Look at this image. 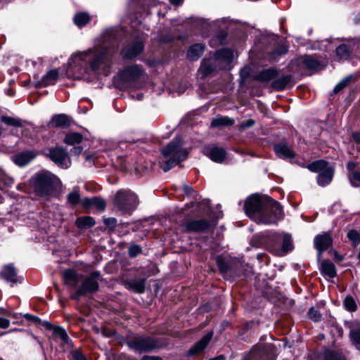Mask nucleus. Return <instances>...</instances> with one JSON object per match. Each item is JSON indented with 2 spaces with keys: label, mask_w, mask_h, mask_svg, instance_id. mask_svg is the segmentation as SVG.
I'll list each match as a JSON object with an SVG mask.
<instances>
[{
  "label": "nucleus",
  "mask_w": 360,
  "mask_h": 360,
  "mask_svg": "<svg viewBox=\"0 0 360 360\" xmlns=\"http://www.w3.org/2000/svg\"><path fill=\"white\" fill-rule=\"evenodd\" d=\"M70 124V119L65 114L55 115L52 117L49 125L51 127L64 128Z\"/></svg>",
  "instance_id": "nucleus-21"
},
{
  "label": "nucleus",
  "mask_w": 360,
  "mask_h": 360,
  "mask_svg": "<svg viewBox=\"0 0 360 360\" xmlns=\"http://www.w3.org/2000/svg\"><path fill=\"white\" fill-rule=\"evenodd\" d=\"M334 257L338 262H341L344 259L343 256L341 255H339L338 252L336 251L334 252Z\"/></svg>",
  "instance_id": "nucleus-59"
},
{
  "label": "nucleus",
  "mask_w": 360,
  "mask_h": 360,
  "mask_svg": "<svg viewBox=\"0 0 360 360\" xmlns=\"http://www.w3.org/2000/svg\"><path fill=\"white\" fill-rule=\"evenodd\" d=\"M36 157V153L32 150L22 151L13 155L12 160L19 167H24L30 163Z\"/></svg>",
  "instance_id": "nucleus-15"
},
{
  "label": "nucleus",
  "mask_w": 360,
  "mask_h": 360,
  "mask_svg": "<svg viewBox=\"0 0 360 360\" xmlns=\"http://www.w3.org/2000/svg\"><path fill=\"white\" fill-rule=\"evenodd\" d=\"M346 167L347 170L349 171V174H351L352 172H355L356 170V163L353 161L348 162Z\"/></svg>",
  "instance_id": "nucleus-51"
},
{
  "label": "nucleus",
  "mask_w": 360,
  "mask_h": 360,
  "mask_svg": "<svg viewBox=\"0 0 360 360\" xmlns=\"http://www.w3.org/2000/svg\"><path fill=\"white\" fill-rule=\"evenodd\" d=\"M80 200V195L78 192L72 191L68 195V201L72 205H77Z\"/></svg>",
  "instance_id": "nucleus-45"
},
{
  "label": "nucleus",
  "mask_w": 360,
  "mask_h": 360,
  "mask_svg": "<svg viewBox=\"0 0 360 360\" xmlns=\"http://www.w3.org/2000/svg\"><path fill=\"white\" fill-rule=\"evenodd\" d=\"M332 243V238L329 233L319 235L314 238V245L319 255L326 250Z\"/></svg>",
  "instance_id": "nucleus-16"
},
{
  "label": "nucleus",
  "mask_w": 360,
  "mask_h": 360,
  "mask_svg": "<svg viewBox=\"0 0 360 360\" xmlns=\"http://www.w3.org/2000/svg\"><path fill=\"white\" fill-rule=\"evenodd\" d=\"M308 168L312 172H319L316 177L319 186H326L332 181L334 169L327 162L322 160L314 161L308 165Z\"/></svg>",
  "instance_id": "nucleus-7"
},
{
  "label": "nucleus",
  "mask_w": 360,
  "mask_h": 360,
  "mask_svg": "<svg viewBox=\"0 0 360 360\" xmlns=\"http://www.w3.org/2000/svg\"><path fill=\"white\" fill-rule=\"evenodd\" d=\"M1 121L4 124L12 126L14 127H20L22 126V122L20 118L8 117L3 115L1 117Z\"/></svg>",
  "instance_id": "nucleus-35"
},
{
  "label": "nucleus",
  "mask_w": 360,
  "mask_h": 360,
  "mask_svg": "<svg viewBox=\"0 0 360 360\" xmlns=\"http://www.w3.org/2000/svg\"><path fill=\"white\" fill-rule=\"evenodd\" d=\"M351 79V77H347L342 80H341L333 89V92L335 94L338 93L340 91L345 88L348 84L349 83V81Z\"/></svg>",
  "instance_id": "nucleus-47"
},
{
  "label": "nucleus",
  "mask_w": 360,
  "mask_h": 360,
  "mask_svg": "<svg viewBox=\"0 0 360 360\" xmlns=\"http://www.w3.org/2000/svg\"><path fill=\"white\" fill-rule=\"evenodd\" d=\"M82 140V136L79 133H70L66 135L64 141L68 145L79 143Z\"/></svg>",
  "instance_id": "nucleus-36"
},
{
  "label": "nucleus",
  "mask_w": 360,
  "mask_h": 360,
  "mask_svg": "<svg viewBox=\"0 0 360 360\" xmlns=\"http://www.w3.org/2000/svg\"><path fill=\"white\" fill-rule=\"evenodd\" d=\"M1 277L8 282L15 283L17 282V274L12 264L6 265L1 272Z\"/></svg>",
  "instance_id": "nucleus-25"
},
{
  "label": "nucleus",
  "mask_w": 360,
  "mask_h": 360,
  "mask_svg": "<svg viewBox=\"0 0 360 360\" xmlns=\"http://www.w3.org/2000/svg\"><path fill=\"white\" fill-rule=\"evenodd\" d=\"M352 136L356 143H360V131L353 132Z\"/></svg>",
  "instance_id": "nucleus-56"
},
{
  "label": "nucleus",
  "mask_w": 360,
  "mask_h": 360,
  "mask_svg": "<svg viewBox=\"0 0 360 360\" xmlns=\"http://www.w3.org/2000/svg\"><path fill=\"white\" fill-rule=\"evenodd\" d=\"M23 316L28 321H32L34 322H40L41 321V320L39 317L29 314H25L23 315Z\"/></svg>",
  "instance_id": "nucleus-54"
},
{
  "label": "nucleus",
  "mask_w": 360,
  "mask_h": 360,
  "mask_svg": "<svg viewBox=\"0 0 360 360\" xmlns=\"http://www.w3.org/2000/svg\"><path fill=\"white\" fill-rule=\"evenodd\" d=\"M1 313L4 314H9V315H11V313H9L7 310L4 309H1Z\"/></svg>",
  "instance_id": "nucleus-64"
},
{
  "label": "nucleus",
  "mask_w": 360,
  "mask_h": 360,
  "mask_svg": "<svg viewBox=\"0 0 360 360\" xmlns=\"http://www.w3.org/2000/svg\"><path fill=\"white\" fill-rule=\"evenodd\" d=\"M212 336V332L207 333L189 349L188 354L190 355H195L201 352L210 343Z\"/></svg>",
  "instance_id": "nucleus-19"
},
{
  "label": "nucleus",
  "mask_w": 360,
  "mask_h": 360,
  "mask_svg": "<svg viewBox=\"0 0 360 360\" xmlns=\"http://www.w3.org/2000/svg\"><path fill=\"white\" fill-rule=\"evenodd\" d=\"M347 237L351 241H352L354 246H356L360 243V236L356 231H349L347 233Z\"/></svg>",
  "instance_id": "nucleus-44"
},
{
  "label": "nucleus",
  "mask_w": 360,
  "mask_h": 360,
  "mask_svg": "<svg viewBox=\"0 0 360 360\" xmlns=\"http://www.w3.org/2000/svg\"><path fill=\"white\" fill-rule=\"evenodd\" d=\"M204 153L212 160L216 162H221L224 160L226 155L224 149L219 147L206 148Z\"/></svg>",
  "instance_id": "nucleus-20"
},
{
  "label": "nucleus",
  "mask_w": 360,
  "mask_h": 360,
  "mask_svg": "<svg viewBox=\"0 0 360 360\" xmlns=\"http://www.w3.org/2000/svg\"><path fill=\"white\" fill-rule=\"evenodd\" d=\"M278 72L274 68H268L261 71L255 76V79L261 82H267L276 78Z\"/></svg>",
  "instance_id": "nucleus-22"
},
{
  "label": "nucleus",
  "mask_w": 360,
  "mask_h": 360,
  "mask_svg": "<svg viewBox=\"0 0 360 360\" xmlns=\"http://www.w3.org/2000/svg\"><path fill=\"white\" fill-rule=\"evenodd\" d=\"M73 360H86L85 356L79 351H74L72 353Z\"/></svg>",
  "instance_id": "nucleus-50"
},
{
  "label": "nucleus",
  "mask_w": 360,
  "mask_h": 360,
  "mask_svg": "<svg viewBox=\"0 0 360 360\" xmlns=\"http://www.w3.org/2000/svg\"><path fill=\"white\" fill-rule=\"evenodd\" d=\"M150 360H162V359L158 356H150Z\"/></svg>",
  "instance_id": "nucleus-62"
},
{
  "label": "nucleus",
  "mask_w": 360,
  "mask_h": 360,
  "mask_svg": "<svg viewBox=\"0 0 360 360\" xmlns=\"http://www.w3.org/2000/svg\"><path fill=\"white\" fill-rule=\"evenodd\" d=\"M143 50V44L140 41L129 43L122 51V55L125 58L131 59L137 56Z\"/></svg>",
  "instance_id": "nucleus-13"
},
{
  "label": "nucleus",
  "mask_w": 360,
  "mask_h": 360,
  "mask_svg": "<svg viewBox=\"0 0 360 360\" xmlns=\"http://www.w3.org/2000/svg\"><path fill=\"white\" fill-rule=\"evenodd\" d=\"M127 345L131 349L142 352H149L160 347L156 339L149 336L136 335L127 341Z\"/></svg>",
  "instance_id": "nucleus-8"
},
{
  "label": "nucleus",
  "mask_w": 360,
  "mask_h": 360,
  "mask_svg": "<svg viewBox=\"0 0 360 360\" xmlns=\"http://www.w3.org/2000/svg\"><path fill=\"white\" fill-rule=\"evenodd\" d=\"M163 157L167 160L160 162V167L164 172H167L188 157V151L182 147V141L180 137H176L161 150Z\"/></svg>",
  "instance_id": "nucleus-3"
},
{
  "label": "nucleus",
  "mask_w": 360,
  "mask_h": 360,
  "mask_svg": "<svg viewBox=\"0 0 360 360\" xmlns=\"http://www.w3.org/2000/svg\"><path fill=\"white\" fill-rule=\"evenodd\" d=\"M44 326H45V328L47 329V330H53V328L56 327L55 326H53L51 323L48 322V321H45L44 323Z\"/></svg>",
  "instance_id": "nucleus-60"
},
{
  "label": "nucleus",
  "mask_w": 360,
  "mask_h": 360,
  "mask_svg": "<svg viewBox=\"0 0 360 360\" xmlns=\"http://www.w3.org/2000/svg\"><path fill=\"white\" fill-rule=\"evenodd\" d=\"M233 58V53L229 49H223L216 52L214 59L217 62L219 60H224L226 63H229Z\"/></svg>",
  "instance_id": "nucleus-27"
},
{
  "label": "nucleus",
  "mask_w": 360,
  "mask_h": 360,
  "mask_svg": "<svg viewBox=\"0 0 360 360\" xmlns=\"http://www.w3.org/2000/svg\"><path fill=\"white\" fill-rule=\"evenodd\" d=\"M268 246L275 255L283 256L292 250L291 236L287 233H274Z\"/></svg>",
  "instance_id": "nucleus-6"
},
{
  "label": "nucleus",
  "mask_w": 360,
  "mask_h": 360,
  "mask_svg": "<svg viewBox=\"0 0 360 360\" xmlns=\"http://www.w3.org/2000/svg\"><path fill=\"white\" fill-rule=\"evenodd\" d=\"M234 124V120L228 117H217L211 122L212 127L231 126Z\"/></svg>",
  "instance_id": "nucleus-31"
},
{
  "label": "nucleus",
  "mask_w": 360,
  "mask_h": 360,
  "mask_svg": "<svg viewBox=\"0 0 360 360\" xmlns=\"http://www.w3.org/2000/svg\"><path fill=\"white\" fill-rule=\"evenodd\" d=\"M100 274L98 271L92 272L89 276L86 278L80 288L71 295V298L78 300L80 296L89 292H95L98 290V280Z\"/></svg>",
  "instance_id": "nucleus-9"
},
{
  "label": "nucleus",
  "mask_w": 360,
  "mask_h": 360,
  "mask_svg": "<svg viewBox=\"0 0 360 360\" xmlns=\"http://www.w3.org/2000/svg\"><path fill=\"white\" fill-rule=\"evenodd\" d=\"M244 209L246 214L259 224H274L283 215L279 203L266 195H250L245 200Z\"/></svg>",
  "instance_id": "nucleus-2"
},
{
  "label": "nucleus",
  "mask_w": 360,
  "mask_h": 360,
  "mask_svg": "<svg viewBox=\"0 0 360 360\" xmlns=\"http://www.w3.org/2000/svg\"><path fill=\"white\" fill-rule=\"evenodd\" d=\"M276 154L281 158H293L295 153L286 142H281L274 146Z\"/></svg>",
  "instance_id": "nucleus-17"
},
{
  "label": "nucleus",
  "mask_w": 360,
  "mask_h": 360,
  "mask_svg": "<svg viewBox=\"0 0 360 360\" xmlns=\"http://www.w3.org/2000/svg\"><path fill=\"white\" fill-rule=\"evenodd\" d=\"M324 357L326 360H345L342 356L339 355L330 350L325 352Z\"/></svg>",
  "instance_id": "nucleus-46"
},
{
  "label": "nucleus",
  "mask_w": 360,
  "mask_h": 360,
  "mask_svg": "<svg viewBox=\"0 0 360 360\" xmlns=\"http://www.w3.org/2000/svg\"><path fill=\"white\" fill-rule=\"evenodd\" d=\"M320 269L322 274L328 278H334L337 275L334 264L329 260H323Z\"/></svg>",
  "instance_id": "nucleus-23"
},
{
  "label": "nucleus",
  "mask_w": 360,
  "mask_h": 360,
  "mask_svg": "<svg viewBox=\"0 0 360 360\" xmlns=\"http://www.w3.org/2000/svg\"><path fill=\"white\" fill-rule=\"evenodd\" d=\"M291 80V76L290 75H284L276 79H275L272 84V87L278 91H282L283 90L287 85L289 84V82Z\"/></svg>",
  "instance_id": "nucleus-29"
},
{
  "label": "nucleus",
  "mask_w": 360,
  "mask_h": 360,
  "mask_svg": "<svg viewBox=\"0 0 360 360\" xmlns=\"http://www.w3.org/2000/svg\"><path fill=\"white\" fill-rule=\"evenodd\" d=\"M53 333L55 335L59 337L65 343H68L70 340L65 330L60 326L53 328Z\"/></svg>",
  "instance_id": "nucleus-40"
},
{
  "label": "nucleus",
  "mask_w": 360,
  "mask_h": 360,
  "mask_svg": "<svg viewBox=\"0 0 360 360\" xmlns=\"http://www.w3.org/2000/svg\"><path fill=\"white\" fill-rule=\"evenodd\" d=\"M255 124V121L253 120H248L241 123L240 129H245L248 127H250Z\"/></svg>",
  "instance_id": "nucleus-53"
},
{
  "label": "nucleus",
  "mask_w": 360,
  "mask_h": 360,
  "mask_svg": "<svg viewBox=\"0 0 360 360\" xmlns=\"http://www.w3.org/2000/svg\"><path fill=\"white\" fill-rule=\"evenodd\" d=\"M58 77V72L56 70L49 71L39 82L40 86H46L55 84Z\"/></svg>",
  "instance_id": "nucleus-26"
},
{
  "label": "nucleus",
  "mask_w": 360,
  "mask_h": 360,
  "mask_svg": "<svg viewBox=\"0 0 360 360\" xmlns=\"http://www.w3.org/2000/svg\"><path fill=\"white\" fill-rule=\"evenodd\" d=\"M217 62L214 58H210L207 60L204 59L200 65V67L198 70V73L200 75L201 78H205L210 75L212 72H214L217 68Z\"/></svg>",
  "instance_id": "nucleus-18"
},
{
  "label": "nucleus",
  "mask_w": 360,
  "mask_h": 360,
  "mask_svg": "<svg viewBox=\"0 0 360 360\" xmlns=\"http://www.w3.org/2000/svg\"><path fill=\"white\" fill-rule=\"evenodd\" d=\"M127 288L133 290L134 291L142 293L145 290V281L144 280H134L127 283Z\"/></svg>",
  "instance_id": "nucleus-33"
},
{
  "label": "nucleus",
  "mask_w": 360,
  "mask_h": 360,
  "mask_svg": "<svg viewBox=\"0 0 360 360\" xmlns=\"http://www.w3.org/2000/svg\"><path fill=\"white\" fill-rule=\"evenodd\" d=\"M138 204L137 196L129 190L118 191L114 198L115 207L122 213H131Z\"/></svg>",
  "instance_id": "nucleus-5"
},
{
  "label": "nucleus",
  "mask_w": 360,
  "mask_h": 360,
  "mask_svg": "<svg viewBox=\"0 0 360 360\" xmlns=\"http://www.w3.org/2000/svg\"><path fill=\"white\" fill-rule=\"evenodd\" d=\"M57 176L48 171L35 174L31 179V184L34 193L41 197L52 193L58 182Z\"/></svg>",
  "instance_id": "nucleus-4"
},
{
  "label": "nucleus",
  "mask_w": 360,
  "mask_h": 360,
  "mask_svg": "<svg viewBox=\"0 0 360 360\" xmlns=\"http://www.w3.org/2000/svg\"><path fill=\"white\" fill-rule=\"evenodd\" d=\"M91 20L90 15L86 12H79L75 14L73 18L75 24L79 27H82L86 25Z\"/></svg>",
  "instance_id": "nucleus-28"
},
{
  "label": "nucleus",
  "mask_w": 360,
  "mask_h": 360,
  "mask_svg": "<svg viewBox=\"0 0 360 360\" xmlns=\"http://www.w3.org/2000/svg\"><path fill=\"white\" fill-rule=\"evenodd\" d=\"M217 264L221 271V273H226L229 270V266L226 263V262L221 257H217Z\"/></svg>",
  "instance_id": "nucleus-48"
},
{
  "label": "nucleus",
  "mask_w": 360,
  "mask_h": 360,
  "mask_svg": "<svg viewBox=\"0 0 360 360\" xmlns=\"http://www.w3.org/2000/svg\"><path fill=\"white\" fill-rule=\"evenodd\" d=\"M344 306L349 311H355L357 306L355 300L351 296H347L344 300Z\"/></svg>",
  "instance_id": "nucleus-41"
},
{
  "label": "nucleus",
  "mask_w": 360,
  "mask_h": 360,
  "mask_svg": "<svg viewBox=\"0 0 360 360\" xmlns=\"http://www.w3.org/2000/svg\"><path fill=\"white\" fill-rule=\"evenodd\" d=\"M205 50V46L202 44H195L191 46L187 52L188 58L191 60H197Z\"/></svg>",
  "instance_id": "nucleus-24"
},
{
  "label": "nucleus",
  "mask_w": 360,
  "mask_h": 360,
  "mask_svg": "<svg viewBox=\"0 0 360 360\" xmlns=\"http://www.w3.org/2000/svg\"><path fill=\"white\" fill-rule=\"evenodd\" d=\"M349 336L356 347L360 350V330H352Z\"/></svg>",
  "instance_id": "nucleus-43"
},
{
  "label": "nucleus",
  "mask_w": 360,
  "mask_h": 360,
  "mask_svg": "<svg viewBox=\"0 0 360 360\" xmlns=\"http://www.w3.org/2000/svg\"><path fill=\"white\" fill-rule=\"evenodd\" d=\"M349 183L352 187H360V170L357 169L348 175Z\"/></svg>",
  "instance_id": "nucleus-39"
},
{
  "label": "nucleus",
  "mask_w": 360,
  "mask_h": 360,
  "mask_svg": "<svg viewBox=\"0 0 360 360\" xmlns=\"http://www.w3.org/2000/svg\"><path fill=\"white\" fill-rule=\"evenodd\" d=\"M104 223L108 226H115L117 224V220L115 218L111 217L106 219Z\"/></svg>",
  "instance_id": "nucleus-55"
},
{
  "label": "nucleus",
  "mask_w": 360,
  "mask_h": 360,
  "mask_svg": "<svg viewBox=\"0 0 360 360\" xmlns=\"http://www.w3.org/2000/svg\"><path fill=\"white\" fill-rule=\"evenodd\" d=\"M308 314L309 318L315 322H318L321 320V314L318 309H316L314 307H310V309H309Z\"/></svg>",
  "instance_id": "nucleus-42"
},
{
  "label": "nucleus",
  "mask_w": 360,
  "mask_h": 360,
  "mask_svg": "<svg viewBox=\"0 0 360 360\" xmlns=\"http://www.w3.org/2000/svg\"><path fill=\"white\" fill-rule=\"evenodd\" d=\"M350 50L345 44H340L336 48V54L340 60H346L350 56Z\"/></svg>",
  "instance_id": "nucleus-37"
},
{
  "label": "nucleus",
  "mask_w": 360,
  "mask_h": 360,
  "mask_svg": "<svg viewBox=\"0 0 360 360\" xmlns=\"http://www.w3.org/2000/svg\"><path fill=\"white\" fill-rule=\"evenodd\" d=\"M82 276L72 269H67L63 273V278L65 285L70 289L75 288L82 279Z\"/></svg>",
  "instance_id": "nucleus-14"
},
{
  "label": "nucleus",
  "mask_w": 360,
  "mask_h": 360,
  "mask_svg": "<svg viewBox=\"0 0 360 360\" xmlns=\"http://www.w3.org/2000/svg\"><path fill=\"white\" fill-rule=\"evenodd\" d=\"M184 192L186 194L189 195V194H191L193 191V188L191 186H184Z\"/></svg>",
  "instance_id": "nucleus-58"
},
{
  "label": "nucleus",
  "mask_w": 360,
  "mask_h": 360,
  "mask_svg": "<svg viewBox=\"0 0 360 360\" xmlns=\"http://www.w3.org/2000/svg\"><path fill=\"white\" fill-rule=\"evenodd\" d=\"M142 74L140 66L134 65L122 70L119 74L120 79L124 83H130L139 79Z\"/></svg>",
  "instance_id": "nucleus-11"
},
{
  "label": "nucleus",
  "mask_w": 360,
  "mask_h": 360,
  "mask_svg": "<svg viewBox=\"0 0 360 360\" xmlns=\"http://www.w3.org/2000/svg\"><path fill=\"white\" fill-rule=\"evenodd\" d=\"M210 226V222L206 219L192 220L182 226V231L184 232H202L208 229Z\"/></svg>",
  "instance_id": "nucleus-12"
},
{
  "label": "nucleus",
  "mask_w": 360,
  "mask_h": 360,
  "mask_svg": "<svg viewBox=\"0 0 360 360\" xmlns=\"http://www.w3.org/2000/svg\"><path fill=\"white\" fill-rule=\"evenodd\" d=\"M302 61L304 64L311 70H317L320 67V63L310 56H306Z\"/></svg>",
  "instance_id": "nucleus-38"
},
{
  "label": "nucleus",
  "mask_w": 360,
  "mask_h": 360,
  "mask_svg": "<svg viewBox=\"0 0 360 360\" xmlns=\"http://www.w3.org/2000/svg\"><path fill=\"white\" fill-rule=\"evenodd\" d=\"M75 224L79 229L89 228L95 224V220L91 217H82L76 220Z\"/></svg>",
  "instance_id": "nucleus-32"
},
{
  "label": "nucleus",
  "mask_w": 360,
  "mask_h": 360,
  "mask_svg": "<svg viewBox=\"0 0 360 360\" xmlns=\"http://www.w3.org/2000/svg\"><path fill=\"white\" fill-rule=\"evenodd\" d=\"M170 3L175 6L181 5L183 3V0H169Z\"/></svg>",
  "instance_id": "nucleus-61"
},
{
  "label": "nucleus",
  "mask_w": 360,
  "mask_h": 360,
  "mask_svg": "<svg viewBox=\"0 0 360 360\" xmlns=\"http://www.w3.org/2000/svg\"><path fill=\"white\" fill-rule=\"evenodd\" d=\"M50 159L62 168L70 166V160L68 153L61 147H56L49 150L47 155Z\"/></svg>",
  "instance_id": "nucleus-10"
},
{
  "label": "nucleus",
  "mask_w": 360,
  "mask_h": 360,
  "mask_svg": "<svg viewBox=\"0 0 360 360\" xmlns=\"http://www.w3.org/2000/svg\"><path fill=\"white\" fill-rule=\"evenodd\" d=\"M10 326V321L7 319L0 317V328H8Z\"/></svg>",
  "instance_id": "nucleus-52"
},
{
  "label": "nucleus",
  "mask_w": 360,
  "mask_h": 360,
  "mask_svg": "<svg viewBox=\"0 0 360 360\" xmlns=\"http://www.w3.org/2000/svg\"><path fill=\"white\" fill-rule=\"evenodd\" d=\"M210 360H224V358L223 356L220 355V356H218L215 358H213V359H211Z\"/></svg>",
  "instance_id": "nucleus-63"
},
{
  "label": "nucleus",
  "mask_w": 360,
  "mask_h": 360,
  "mask_svg": "<svg viewBox=\"0 0 360 360\" xmlns=\"http://www.w3.org/2000/svg\"><path fill=\"white\" fill-rule=\"evenodd\" d=\"M141 251V248L139 245H134L129 248V255L131 257H136Z\"/></svg>",
  "instance_id": "nucleus-49"
},
{
  "label": "nucleus",
  "mask_w": 360,
  "mask_h": 360,
  "mask_svg": "<svg viewBox=\"0 0 360 360\" xmlns=\"http://www.w3.org/2000/svg\"><path fill=\"white\" fill-rule=\"evenodd\" d=\"M117 51V42L113 30H105L92 49L75 53L69 59L71 68L87 64L93 71L105 70L112 64L113 55Z\"/></svg>",
  "instance_id": "nucleus-1"
},
{
  "label": "nucleus",
  "mask_w": 360,
  "mask_h": 360,
  "mask_svg": "<svg viewBox=\"0 0 360 360\" xmlns=\"http://www.w3.org/2000/svg\"><path fill=\"white\" fill-rule=\"evenodd\" d=\"M84 204L86 206H94L100 210H104L106 206L105 201L99 197L86 198Z\"/></svg>",
  "instance_id": "nucleus-30"
},
{
  "label": "nucleus",
  "mask_w": 360,
  "mask_h": 360,
  "mask_svg": "<svg viewBox=\"0 0 360 360\" xmlns=\"http://www.w3.org/2000/svg\"><path fill=\"white\" fill-rule=\"evenodd\" d=\"M14 181L13 178L8 176L5 172L0 171V189L4 190L8 187H11Z\"/></svg>",
  "instance_id": "nucleus-34"
},
{
  "label": "nucleus",
  "mask_w": 360,
  "mask_h": 360,
  "mask_svg": "<svg viewBox=\"0 0 360 360\" xmlns=\"http://www.w3.org/2000/svg\"><path fill=\"white\" fill-rule=\"evenodd\" d=\"M82 150V148L81 147H74L72 150H71V153L72 154H75L76 155H78L81 153Z\"/></svg>",
  "instance_id": "nucleus-57"
}]
</instances>
